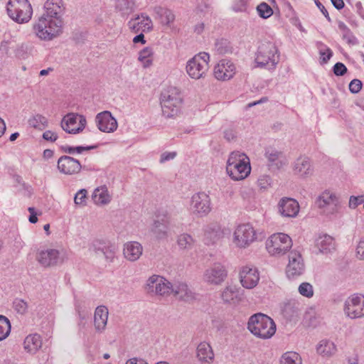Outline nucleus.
<instances>
[{
    "mask_svg": "<svg viewBox=\"0 0 364 364\" xmlns=\"http://www.w3.org/2000/svg\"><path fill=\"white\" fill-rule=\"evenodd\" d=\"M63 0H47L44 13L33 24L35 35L43 41H51L63 33Z\"/></svg>",
    "mask_w": 364,
    "mask_h": 364,
    "instance_id": "obj_1",
    "label": "nucleus"
},
{
    "mask_svg": "<svg viewBox=\"0 0 364 364\" xmlns=\"http://www.w3.org/2000/svg\"><path fill=\"white\" fill-rule=\"evenodd\" d=\"M279 52L276 45L270 41L262 43L255 54L256 67L274 70L279 62Z\"/></svg>",
    "mask_w": 364,
    "mask_h": 364,
    "instance_id": "obj_2",
    "label": "nucleus"
},
{
    "mask_svg": "<svg viewBox=\"0 0 364 364\" xmlns=\"http://www.w3.org/2000/svg\"><path fill=\"white\" fill-rule=\"evenodd\" d=\"M247 328L256 337L269 339L276 332V324L269 316L258 313L250 317Z\"/></svg>",
    "mask_w": 364,
    "mask_h": 364,
    "instance_id": "obj_3",
    "label": "nucleus"
},
{
    "mask_svg": "<svg viewBox=\"0 0 364 364\" xmlns=\"http://www.w3.org/2000/svg\"><path fill=\"white\" fill-rule=\"evenodd\" d=\"M182 103V95L177 87H169L161 95L162 114L166 118L177 116L181 111Z\"/></svg>",
    "mask_w": 364,
    "mask_h": 364,
    "instance_id": "obj_4",
    "label": "nucleus"
},
{
    "mask_svg": "<svg viewBox=\"0 0 364 364\" xmlns=\"http://www.w3.org/2000/svg\"><path fill=\"white\" fill-rule=\"evenodd\" d=\"M6 11L9 16L20 24L28 23L33 14L32 6L28 0H9Z\"/></svg>",
    "mask_w": 364,
    "mask_h": 364,
    "instance_id": "obj_5",
    "label": "nucleus"
},
{
    "mask_svg": "<svg viewBox=\"0 0 364 364\" xmlns=\"http://www.w3.org/2000/svg\"><path fill=\"white\" fill-rule=\"evenodd\" d=\"M209 54L207 53H200L186 63V73L193 79L198 80L205 77L208 70Z\"/></svg>",
    "mask_w": 364,
    "mask_h": 364,
    "instance_id": "obj_6",
    "label": "nucleus"
},
{
    "mask_svg": "<svg viewBox=\"0 0 364 364\" xmlns=\"http://www.w3.org/2000/svg\"><path fill=\"white\" fill-rule=\"evenodd\" d=\"M292 246L291 237L284 233L278 232L272 235L266 242L268 252L273 256H280L287 252Z\"/></svg>",
    "mask_w": 364,
    "mask_h": 364,
    "instance_id": "obj_7",
    "label": "nucleus"
},
{
    "mask_svg": "<svg viewBox=\"0 0 364 364\" xmlns=\"http://www.w3.org/2000/svg\"><path fill=\"white\" fill-rule=\"evenodd\" d=\"M316 204L321 211L326 215L337 213L341 208L338 197L330 191L322 192L317 198Z\"/></svg>",
    "mask_w": 364,
    "mask_h": 364,
    "instance_id": "obj_8",
    "label": "nucleus"
},
{
    "mask_svg": "<svg viewBox=\"0 0 364 364\" xmlns=\"http://www.w3.org/2000/svg\"><path fill=\"white\" fill-rule=\"evenodd\" d=\"M255 239V230L249 223L237 225L233 232V243L240 248L248 247Z\"/></svg>",
    "mask_w": 364,
    "mask_h": 364,
    "instance_id": "obj_9",
    "label": "nucleus"
},
{
    "mask_svg": "<svg viewBox=\"0 0 364 364\" xmlns=\"http://www.w3.org/2000/svg\"><path fill=\"white\" fill-rule=\"evenodd\" d=\"M86 124L85 116L71 112L63 117L60 125L65 132L75 134L81 132L85 128Z\"/></svg>",
    "mask_w": 364,
    "mask_h": 364,
    "instance_id": "obj_10",
    "label": "nucleus"
},
{
    "mask_svg": "<svg viewBox=\"0 0 364 364\" xmlns=\"http://www.w3.org/2000/svg\"><path fill=\"white\" fill-rule=\"evenodd\" d=\"M171 285L164 277L154 274L147 279L145 289L149 294L165 296L171 294Z\"/></svg>",
    "mask_w": 364,
    "mask_h": 364,
    "instance_id": "obj_11",
    "label": "nucleus"
},
{
    "mask_svg": "<svg viewBox=\"0 0 364 364\" xmlns=\"http://www.w3.org/2000/svg\"><path fill=\"white\" fill-rule=\"evenodd\" d=\"M210 198L205 192L193 194L191 198L190 210L197 216L207 215L211 210Z\"/></svg>",
    "mask_w": 364,
    "mask_h": 364,
    "instance_id": "obj_12",
    "label": "nucleus"
},
{
    "mask_svg": "<svg viewBox=\"0 0 364 364\" xmlns=\"http://www.w3.org/2000/svg\"><path fill=\"white\" fill-rule=\"evenodd\" d=\"M344 312L350 318L364 316V296L354 294L345 301Z\"/></svg>",
    "mask_w": 364,
    "mask_h": 364,
    "instance_id": "obj_13",
    "label": "nucleus"
},
{
    "mask_svg": "<svg viewBox=\"0 0 364 364\" xmlns=\"http://www.w3.org/2000/svg\"><path fill=\"white\" fill-rule=\"evenodd\" d=\"M305 264L301 253L293 250L289 254V263L286 268V274L288 278L294 279L304 274Z\"/></svg>",
    "mask_w": 364,
    "mask_h": 364,
    "instance_id": "obj_14",
    "label": "nucleus"
},
{
    "mask_svg": "<svg viewBox=\"0 0 364 364\" xmlns=\"http://www.w3.org/2000/svg\"><path fill=\"white\" fill-rule=\"evenodd\" d=\"M38 262L43 267H53L63 263L64 258L59 250L47 249L41 250L37 255Z\"/></svg>",
    "mask_w": 364,
    "mask_h": 364,
    "instance_id": "obj_15",
    "label": "nucleus"
},
{
    "mask_svg": "<svg viewBox=\"0 0 364 364\" xmlns=\"http://www.w3.org/2000/svg\"><path fill=\"white\" fill-rule=\"evenodd\" d=\"M299 209L297 200L291 198L284 197L279 200L277 204L278 213L284 218H296Z\"/></svg>",
    "mask_w": 364,
    "mask_h": 364,
    "instance_id": "obj_16",
    "label": "nucleus"
},
{
    "mask_svg": "<svg viewBox=\"0 0 364 364\" xmlns=\"http://www.w3.org/2000/svg\"><path fill=\"white\" fill-rule=\"evenodd\" d=\"M225 234V230L220 224L211 223L203 228V241L206 245H213L221 239Z\"/></svg>",
    "mask_w": 364,
    "mask_h": 364,
    "instance_id": "obj_17",
    "label": "nucleus"
},
{
    "mask_svg": "<svg viewBox=\"0 0 364 364\" xmlns=\"http://www.w3.org/2000/svg\"><path fill=\"white\" fill-rule=\"evenodd\" d=\"M227 277V270L220 263H215L204 273V280L210 284H220Z\"/></svg>",
    "mask_w": 364,
    "mask_h": 364,
    "instance_id": "obj_18",
    "label": "nucleus"
},
{
    "mask_svg": "<svg viewBox=\"0 0 364 364\" xmlns=\"http://www.w3.org/2000/svg\"><path fill=\"white\" fill-rule=\"evenodd\" d=\"M95 123L97 128L103 132H114L117 129V122L109 111H103L97 114Z\"/></svg>",
    "mask_w": 364,
    "mask_h": 364,
    "instance_id": "obj_19",
    "label": "nucleus"
},
{
    "mask_svg": "<svg viewBox=\"0 0 364 364\" xmlns=\"http://www.w3.org/2000/svg\"><path fill=\"white\" fill-rule=\"evenodd\" d=\"M259 281L258 270L255 267H243L240 272V282L242 286L248 289L255 287Z\"/></svg>",
    "mask_w": 364,
    "mask_h": 364,
    "instance_id": "obj_20",
    "label": "nucleus"
},
{
    "mask_svg": "<svg viewBox=\"0 0 364 364\" xmlns=\"http://www.w3.org/2000/svg\"><path fill=\"white\" fill-rule=\"evenodd\" d=\"M220 297L224 304L237 305L243 300L244 290L236 285H228L221 291Z\"/></svg>",
    "mask_w": 364,
    "mask_h": 364,
    "instance_id": "obj_21",
    "label": "nucleus"
},
{
    "mask_svg": "<svg viewBox=\"0 0 364 364\" xmlns=\"http://www.w3.org/2000/svg\"><path fill=\"white\" fill-rule=\"evenodd\" d=\"M58 168L63 173L72 175L79 173L82 165L77 159L69 156H62L58 161Z\"/></svg>",
    "mask_w": 364,
    "mask_h": 364,
    "instance_id": "obj_22",
    "label": "nucleus"
},
{
    "mask_svg": "<svg viewBox=\"0 0 364 364\" xmlns=\"http://www.w3.org/2000/svg\"><path fill=\"white\" fill-rule=\"evenodd\" d=\"M129 29L135 33L150 31L153 28L151 19L145 14L137 15L128 22Z\"/></svg>",
    "mask_w": 364,
    "mask_h": 364,
    "instance_id": "obj_23",
    "label": "nucleus"
},
{
    "mask_svg": "<svg viewBox=\"0 0 364 364\" xmlns=\"http://www.w3.org/2000/svg\"><path fill=\"white\" fill-rule=\"evenodd\" d=\"M235 71V65L229 60L223 59L215 66L214 75L218 80H227L233 77Z\"/></svg>",
    "mask_w": 364,
    "mask_h": 364,
    "instance_id": "obj_24",
    "label": "nucleus"
},
{
    "mask_svg": "<svg viewBox=\"0 0 364 364\" xmlns=\"http://www.w3.org/2000/svg\"><path fill=\"white\" fill-rule=\"evenodd\" d=\"M227 173L235 181L245 179L251 171L250 159L247 158L238 164H235L231 167H226Z\"/></svg>",
    "mask_w": 364,
    "mask_h": 364,
    "instance_id": "obj_25",
    "label": "nucleus"
},
{
    "mask_svg": "<svg viewBox=\"0 0 364 364\" xmlns=\"http://www.w3.org/2000/svg\"><path fill=\"white\" fill-rule=\"evenodd\" d=\"M176 298L184 301H191L195 299V294L188 286L182 282H175L171 285V292Z\"/></svg>",
    "mask_w": 364,
    "mask_h": 364,
    "instance_id": "obj_26",
    "label": "nucleus"
},
{
    "mask_svg": "<svg viewBox=\"0 0 364 364\" xmlns=\"http://www.w3.org/2000/svg\"><path fill=\"white\" fill-rule=\"evenodd\" d=\"M294 171L301 177H308L313 174L314 168L309 158L306 156L299 157L294 163Z\"/></svg>",
    "mask_w": 364,
    "mask_h": 364,
    "instance_id": "obj_27",
    "label": "nucleus"
},
{
    "mask_svg": "<svg viewBox=\"0 0 364 364\" xmlns=\"http://www.w3.org/2000/svg\"><path fill=\"white\" fill-rule=\"evenodd\" d=\"M143 252V247L138 242H128L124 245L123 254L124 257L131 262L138 260Z\"/></svg>",
    "mask_w": 364,
    "mask_h": 364,
    "instance_id": "obj_28",
    "label": "nucleus"
},
{
    "mask_svg": "<svg viewBox=\"0 0 364 364\" xmlns=\"http://www.w3.org/2000/svg\"><path fill=\"white\" fill-rule=\"evenodd\" d=\"M265 156L268 159V165L271 168L279 169L287 164L283 153L276 149L267 150Z\"/></svg>",
    "mask_w": 364,
    "mask_h": 364,
    "instance_id": "obj_29",
    "label": "nucleus"
},
{
    "mask_svg": "<svg viewBox=\"0 0 364 364\" xmlns=\"http://www.w3.org/2000/svg\"><path fill=\"white\" fill-rule=\"evenodd\" d=\"M108 309L105 306H97L94 315V324L97 331L102 332L107 326L108 319Z\"/></svg>",
    "mask_w": 364,
    "mask_h": 364,
    "instance_id": "obj_30",
    "label": "nucleus"
},
{
    "mask_svg": "<svg viewBox=\"0 0 364 364\" xmlns=\"http://www.w3.org/2000/svg\"><path fill=\"white\" fill-rule=\"evenodd\" d=\"M197 358L202 363H211L214 360V353L211 346L207 342H201L196 350Z\"/></svg>",
    "mask_w": 364,
    "mask_h": 364,
    "instance_id": "obj_31",
    "label": "nucleus"
},
{
    "mask_svg": "<svg viewBox=\"0 0 364 364\" xmlns=\"http://www.w3.org/2000/svg\"><path fill=\"white\" fill-rule=\"evenodd\" d=\"M316 246L319 252L323 254L330 253L336 249L334 239L328 235L319 236L316 240Z\"/></svg>",
    "mask_w": 364,
    "mask_h": 364,
    "instance_id": "obj_32",
    "label": "nucleus"
},
{
    "mask_svg": "<svg viewBox=\"0 0 364 364\" xmlns=\"http://www.w3.org/2000/svg\"><path fill=\"white\" fill-rule=\"evenodd\" d=\"M316 352L323 357H331L336 353L337 347L333 341L323 339L316 346Z\"/></svg>",
    "mask_w": 364,
    "mask_h": 364,
    "instance_id": "obj_33",
    "label": "nucleus"
},
{
    "mask_svg": "<svg viewBox=\"0 0 364 364\" xmlns=\"http://www.w3.org/2000/svg\"><path fill=\"white\" fill-rule=\"evenodd\" d=\"M25 350L29 353H35L42 345L41 336L38 334H31L26 336L23 342Z\"/></svg>",
    "mask_w": 364,
    "mask_h": 364,
    "instance_id": "obj_34",
    "label": "nucleus"
},
{
    "mask_svg": "<svg viewBox=\"0 0 364 364\" xmlns=\"http://www.w3.org/2000/svg\"><path fill=\"white\" fill-rule=\"evenodd\" d=\"M134 0H117L115 8L122 16H127L134 11Z\"/></svg>",
    "mask_w": 364,
    "mask_h": 364,
    "instance_id": "obj_35",
    "label": "nucleus"
},
{
    "mask_svg": "<svg viewBox=\"0 0 364 364\" xmlns=\"http://www.w3.org/2000/svg\"><path fill=\"white\" fill-rule=\"evenodd\" d=\"M168 229V221L162 219L161 221L159 220L154 221L151 231L156 237L163 239L167 236Z\"/></svg>",
    "mask_w": 364,
    "mask_h": 364,
    "instance_id": "obj_36",
    "label": "nucleus"
},
{
    "mask_svg": "<svg viewBox=\"0 0 364 364\" xmlns=\"http://www.w3.org/2000/svg\"><path fill=\"white\" fill-rule=\"evenodd\" d=\"M154 11L159 16L163 24L169 25L175 19L173 13L168 9L161 6H155Z\"/></svg>",
    "mask_w": 364,
    "mask_h": 364,
    "instance_id": "obj_37",
    "label": "nucleus"
},
{
    "mask_svg": "<svg viewBox=\"0 0 364 364\" xmlns=\"http://www.w3.org/2000/svg\"><path fill=\"white\" fill-rule=\"evenodd\" d=\"M339 30L342 33L343 39L350 46H355L358 43L357 38L353 35L350 28L342 21L338 23Z\"/></svg>",
    "mask_w": 364,
    "mask_h": 364,
    "instance_id": "obj_38",
    "label": "nucleus"
},
{
    "mask_svg": "<svg viewBox=\"0 0 364 364\" xmlns=\"http://www.w3.org/2000/svg\"><path fill=\"white\" fill-rule=\"evenodd\" d=\"M28 123L30 127L39 130H43L48 126V119L40 114H36L31 117Z\"/></svg>",
    "mask_w": 364,
    "mask_h": 364,
    "instance_id": "obj_39",
    "label": "nucleus"
},
{
    "mask_svg": "<svg viewBox=\"0 0 364 364\" xmlns=\"http://www.w3.org/2000/svg\"><path fill=\"white\" fill-rule=\"evenodd\" d=\"M92 198L97 205H105L110 202V196L106 188H96Z\"/></svg>",
    "mask_w": 364,
    "mask_h": 364,
    "instance_id": "obj_40",
    "label": "nucleus"
},
{
    "mask_svg": "<svg viewBox=\"0 0 364 364\" xmlns=\"http://www.w3.org/2000/svg\"><path fill=\"white\" fill-rule=\"evenodd\" d=\"M280 364H302L301 355L294 351H287L282 354L279 360Z\"/></svg>",
    "mask_w": 364,
    "mask_h": 364,
    "instance_id": "obj_41",
    "label": "nucleus"
},
{
    "mask_svg": "<svg viewBox=\"0 0 364 364\" xmlns=\"http://www.w3.org/2000/svg\"><path fill=\"white\" fill-rule=\"evenodd\" d=\"M177 244L181 250H191L195 245V240L187 233H183L178 236Z\"/></svg>",
    "mask_w": 364,
    "mask_h": 364,
    "instance_id": "obj_42",
    "label": "nucleus"
},
{
    "mask_svg": "<svg viewBox=\"0 0 364 364\" xmlns=\"http://www.w3.org/2000/svg\"><path fill=\"white\" fill-rule=\"evenodd\" d=\"M11 328V323L9 318L3 315H0V341L9 336Z\"/></svg>",
    "mask_w": 364,
    "mask_h": 364,
    "instance_id": "obj_43",
    "label": "nucleus"
},
{
    "mask_svg": "<svg viewBox=\"0 0 364 364\" xmlns=\"http://www.w3.org/2000/svg\"><path fill=\"white\" fill-rule=\"evenodd\" d=\"M316 47L319 50L322 63H326L333 55L332 50L322 42H317Z\"/></svg>",
    "mask_w": 364,
    "mask_h": 364,
    "instance_id": "obj_44",
    "label": "nucleus"
},
{
    "mask_svg": "<svg viewBox=\"0 0 364 364\" xmlns=\"http://www.w3.org/2000/svg\"><path fill=\"white\" fill-rule=\"evenodd\" d=\"M152 49L149 47H146L139 52L138 59L144 64V67L146 68L152 63Z\"/></svg>",
    "mask_w": 364,
    "mask_h": 364,
    "instance_id": "obj_45",
    "label": "nucleus"
},
{
    "mask_svg": "<svg viewBox=\"0 0 364 364\" xmlns=\"http://www.w3.org/2000/svg\"><path fill=\"white\" fill-rule=\"evenodd\" d=\"M248 157L243 153H240L239 151H233L230 154L228 161H227V167H231V165L233 166L235 164H238L242 161L247 159Z\"/></svg>",
    "mask_w": 364,
    "mask_h": 364,
    "instance_id": "obj_46",
    "label": "nucleus"
},
{
    "mask_svg": "<svg viewBox=\"0 0 364 364\" xmlns=\"http://www.w3.org/2000/svg\"><path fill=\"white\" fill-rule=\"evenodd\" d=\"M248 157L243 153H240L239 151H233L230 154L228 161H227V167H231V165L233 166L235 164H238L242 161L247 159Z\"/></svg>",
    "mask_w": 364,
    "mask_h": 364,
    "instance_id": "obj_47",
    "label": "nucleus"
},
{
    "mask_svg": "<svg viewBox=\"0 0 364 364\" xmlns=\"http://www.w3.org/2000/svg\"><path fill=\"white\" fill-rule=\"evenodd\" d=\"M257 11L262 18H267L273 14L272 7L265 2H262L257 6Z\"/></svg>",
    "mask_w": 364,
    "mask_h": 364,
    "instance_id": "obj_48",
    "label": "nucleus"
},
{
    "mask_svg": "<svg viewBox=\"0 0 364 364\" xmlns=\"http://www.w3.org/2000/svg\"><path fill=\"white\" fill-rule=\"evenodd\" d=\"M299 293L306 298H311L314 296V287L309 282H302L298 287Z\"/></svg>",
    "mask_w": 364,
    "mask_h": 364,
    "instance_id": "obj_49",
    "label": "nucleus"
},
{
    "mask_svg": "<svg viewBox=\"0 0 364 364\" xmlns=\"http://www.w3.org/2000/svg\"><path fill=\"white\" fill-rule=\"evenodd\" d=\"M215 48L220 54H226L232 51L230 43L228 40L223 38L215 42Z\"/></svg>",
    "mask_w": 364,
    "mask_h": 364,
    "instance_id": "obj_50",
    "label": "nucleus"
},
{
    "mask_svg": "<svg viewBox=\"0 0 364 364\" xmlns=\"http://www.w3.org/2000/svg\"><path fill=\"white\" fill-rule=\"evenodd\" d=\"M299 311V304L294 301H288L284 304L283 307L284 314L289 317H292L297 314Z\"/></svg>",
    "mask_w": 364,
    "mask_h": 364,
    "instance_id": "obj_51",
    "label": "nucleus"
},
{
    "mask_svg": "<svg viewBox=\"0 0 364 364\" xmlns=\"http://www.w3.org/2000/svg\"><path fill=\"white\" fill-rule=\"evenodd\" d=\"M28 307V303L22 299L16 298L13 301V308L19 314H25L27 312Z\"/></svg>",
    "mask_w": 364,
    "mask_h": 364,
    "instance_id": "obj_52",
    "label": "nucleus"
},
{
    "mask_svg": "<svg viewBox=\"0 0 364 364\" xmlns=\"http://www.w3.org/2000/svg\"><path fill=\"white\" fill-rule=\"evenodd\" d=\"M108 243L109 242L97 240L93 241L90 248L97 255H102Z\"/></svg>",
    "mask_w": 364,
    "mask_h": 364,
    "instance_id": "obj_53",
    "label": "nucleus"
},
{
    "mask_svg": "<svg viewBox=\"0 0 364 364\" xmlns=\"http://www.w3.org/2000/svg\"><path fill=\"white\" fill-rule=\"evenodd\" d=\"M74 202L77 206H85L87 203V191L80 189L74 197Z\"/></svg>",
    "mask_w": 364,
    "mask_h": 364,
    "instance_id": "obj_54",
    "label": "nucleus"
},
{
    "mask_svg": "<svg viewBox=\"0 0 364 364\" xmlns=\"http://www.w3.org/2000/svg\"><path fill=\"white\" fill-rule=\"evenodd\" d=\"M257 185L260 190L265 191L272 185V179L268 175H262L257 180Z\"/></svg>",
    "mask_w": 364,
    "mask_h": 364,
    "instance_id": "obj_55",
    "label": "nucleus"
},
{
    "mask_svg": "<svg viewBox=\"0 0 364 364\" xmlns=\"http://www.w3.org/2000/svg\"><path fill=\"white\" fill-rule=\"evenodd\" d=\"M115 250V247L109 242L102 255H104L107 261L112 262L114 257Z\"/></svg>",
    "mask_w": 364,
    "mask_h": 364,
    "instance_id": "obj_56",
    "label": "nucleus"
},
{
    "mask_svg": "<svg viewBox=\"0 0 364 364\" xmlns=\"http://www.w3.org/2000/svg\"><path fill=\"white\" fill-rule=\"evenodd\" d=\"M363 83L358 79H353L349 84V90L351 93L357 94L362 89Z\"/></svg>",
    "mask_w": 364,
    "mask_h": 364,
    "instance_id": "obj_57",
    "label": "nucleus"
},
{
    "mask_svg": "<svg viewBox=\"0 0 364 364\" xmlns=\"http://www.w3.org/2000/svg\"><path fill=\"white\" fill-rule=\"evenodd\" d=\"M363 203H364V198H363V196H352L349 198L348 205H349L350 208L355 209V208H357L359 205L362 204Z\"/></svg>",
    "mask_w": 364,
    "mask_h": 364,
    "instance_id": "obj_58",
    "label": "nucleus"
},
{
    "mask_svg": "<svg viewBox=\"0 0 364 364\" xmlns=\"http://www.w3.org/2000/svg\"><path fill=\"white\" fill-rule=\"evenodd\" d=\"M333 73L337 76H343L347 73V68L342 63H336L333 66Z\"/></svg>",
    "mask_w": 364,
    "mask_h": 364,
    "instance_id": "obj_59",
    "label": "nucleus"
},
{
    "mask_svg": "<svg viewBox=\"0 0 364 364\" xmlns=\"http://www.w3.org/2000/svg\"><path fill=\"white\" fill-rule=\"evenodd\" d=\"M356 257L359 259L364 260V237L359 241L357 245Z\"/></svg>",
    "mask_w": 364,
    "mask_h": 364,
    "instance_id": "obj_60",
    "label": "nucleus"
},
{
    "mask_svg": "<svg viewBox=\"0 0 364 364\" xmlns=\"http://www.w3.org/2000/svg\"><path fill=\"white\" fill-rule=\"evenodd\" d=\"M28 212L30 213V216L28 217V220L31 223H36L38 221L37 215H41V213H37L35 208L29 207L28 208Z\"/></svg>",
    "mask_w": 364,
    "mask_h": 364,
    "instance_id": "obj_61",
    "label": "nucleus"
},
{
    "mask_svg": "<svg viewBox=\"0 0 364 364\" xmlns=\"http://www.w3.org/2000/svg\"><path fill=\"white\" fill-rule=\"evenodd\" d=\"M19 183L22 188L21 191L23 192V195L28 198L31 197L33 194V189L31 186L24 182L21 183L19 181Z\"/></svg>",
    "mask_w": 364,
    "mask_h": 364,
    "instance_id": "obj_62",
    "label": "nucleus"
},
{
    "mask_svg": "<svg viewBox=\"0 0 364 364\" xmlns=\"http://www.w3.org/2000/svg\"><path fill=\"white\" fill-rule=\"evenodd\" d=\"M43 138L46 141H55L58 139V135L56 133L48 130L43 134Z\"/></svg>",
    "mask_w": 364,
    "mask_h": 364,
    "instance_id": "obj_63",
    "label": "nucleus"
},
{
    "mask_svg": "<svg viewBox=\"0 0 364 364\" xmlns=\"http://www.w3.org/2000/svg\"><path fill=\"white\" fill-rule=\"evenodd\" d=\"M176 156V153L173 152H164L161 155L160 162L164 163L165 161L173 159Z\"/></svg>",
    "mask_w": 364,
    "mask_h": 364,
    "instance_id": "obj_64",
    "label": "nucleus"
}]
</instances>
